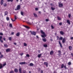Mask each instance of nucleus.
<instances>
[{"instance_id": "obj_1", "label": "nucleus", "mask_w": 73, "mask_h": 73, "mask_svg": "<svg viewBox=\"0 0 73 73\" xmlns=\"http://www.w3.org/2000/svg\"><path fill=\"white\" fill-rule=\"evenodd\" d=\"M40 32L42 34H43V35H41V37H43V38H45V37L46 36V34L45 32H44L42 30H40Z\"/></svg>"}, {"instance_id": "obj_2", "label": "nucleus", "mask_w": 73, "mask_h": 73, "mask_svg": "<svg viewBox=\"0 0 73 73\" xmlns=\"http://www.w3.org/2000/svg\"><path fill=\"white\" fill-rule=\"evenodd\" d=\"M58 4V6L60 7V8H62V7H63V4L62 3H61L60 2H59Z\"/></svg>"}, {"instance_id": "obj_3", "label": "nucleus", "mask_w": 73, "mask_h": 73, "mask_svg": "<svg viewBox=\"0 0 73 73\" xmlns=\"http://www.w3.org/2000/svg\"><path fill=\"white\" fill-rule=\"evenodd\" d=\"M21 8V7L20 6V5H18L17 7V9H15V10H16H16H19Z\"/></svg>"}, {"instance_id": "obj_4", "label": "nucleus", "mask_w": 73, "mask_h": 73, "mask_svg": "<svg viewBox=\"0 0 73 73\" xmlns=\"http://www.w3.org/2000/svg\"><path fill=\"white\" fill-rule=\"evenodd\" d=\"M31 35H34V36H36V32H34V31H33V32H31Z\"/></svg>"}, {"instance_id": "obj_5", "label": "nucleus", "mask_w": 73, "mask_h": 73, "mask_svg": "<svg viewBox=\"0 0 73 73\" xmlns=\"http://www.w3.org/2000/svg\"><path fill=\"white\" fill-rule=\"evenodd\" d=\"M65 41H66V40H65V38H63L62 40V43H63V44H64Z\"/></svg>"}, {"instance_id": "obj_6", "label": "nucleus", "mask_w": 73, "mask_h": 73, "mask_svg": "<svg viewBox=\"0 0 73 73\" xmlns=\"http://www.w3.org/2000/svg\"><path fill=\"white\" fill-rule=\"evenodd\" d=\"M1 39H2V36H0V41L1 42L3 43V40Z\"/></svg>"}, {"instance_id": "obj_7", "label": "nucleus", "mask_w": 73, "mask_h": 73, "mask_svg": "<svg viewBox=\"0 0 73 73\" xmlns=\"http://www.w3.org/2000/svg\"><path fill=\"white\" fill-rule=\"evenodd\" d=\"M26 64V63L25 62H21L19 63V64L20 65H23L24 64Z\"/></svg>"}, {"instance_id": "obj_8", "label": "nucleus", "mask_w": 73, "mask_h": 73, "mask_svg": "<svg viewBox=\"0 0 73 73\" xmlns=\"http://www.w3.org/2000/svg\"><path fill=\"white\" fill-rule=\"evenodd\" d=\"M11 51V50L10 48H8L6 50V52H10Z\"/></svg>"}, {"instance_id": "obj_9", "label": "nucleus", "mask_w": 73, "mask_h": 73, "mask_svg": "<svg viewBox=\"0 0 73 73\" xmlns=\"http://www.w3.org/2000/svg\"><path fill=\"white\" fill-rule=\"evenodd\" d=\"M58 42H59V45H60V47L61 48H62V44H61V43L60 41H59Z\"/></svg>"}, {"instance_id": "obj_10", "label": "nucleus", "mask_w": 73, "mask_h": 73, "mask_svg": "<svg viewBox=\"0 0 73 73\" xmlns=\"http://www.w3.org/2000/svg\"><path fill=\"white\" fill-rule=\"evenodd\" d=\"M4 3V0H1V2H0V4L1 5H3V3Z\"/></svg>"}, {"instance_id": "obj_11", "label": "nucleus", "mask_w": 73, "mask_h": 73, "mask_svg": "<svg viewBox=\"0 0 73 73\" xmlns=\"http://www.w3.org/2000/svg\"><path fill=\"white\" fill-rule=\"evenodd\" d=\"M44 65H45L46 67H48V63L47 62H44Z\"/></svg>"}, {"instance_id": "obj_12", "label": "nucleus", "mask_w": 73, "mask_h": 73, "mask_svg": "<svg viewBox=\"0 0 73 73\" xmlns=\"http://www.w3.org/2000/svg\"><path fill=\"white\" fill-rule=\"evenodd\" d=\"M14 71L16 73H17L18 72V70L17 69V68H15L14 70Z\"/></svg>"}, {"instance_id": "obj_13", "label": "nucleus", "mask_w": 73, "mask_h": 73, "mask_svg": "<svg viewBox=\"0 0 73 73\" xmlns=\"http://www.w3.org/2000/svg\"><path fill=\"white\" fill-rule=\"evenodd\" d=\"M53 53H54V52L53 51H51L50 52V55H52L53 54Z\"/></svg>"}, {"instance_id": "obj_14", "label": "nucleus", "mask_w": 73, "mask_h": 73, "mask_svg": "<svg viewBox=\"0 0 73 73\" xmlns=\"http://www.w3.org/2000/svg\"><path fill=\"white\" fill-rule=\"evenodd\" d=\"M68 48L70 50H72V46H69Z\"/></svg>"}, {"instance_id": "obj_15", "label": "nucleus", "mask_w": 73, "mask_h": 73, "mask_svg": "<svg viewBox=\"0 0 73 73\" xmlns=\"http://www.w3.org/2000/svg\"><path fill=\"white\" fill-rule=\"evenodd\" d=\"M67 23L68 24H70V21L69 20H67Z\"/></svg>"}, {"instance_id": "obj_16", "label": "nucleus", "mask_w": 73, "mask_h": 73, "mask_svg": "<svg viewBox=\"0 0 73 73\" xmlns=\"http://www.w3.org/2000/svg\"><path fill=\"white\" fill-rule=\"evenodd\" d=\"M42 55V54H38V58H40V57H41V56Z\"/></svg>"}, {"instance_id": "obj_17", "label": "nucleus", "mask_w": 73, "mask_h": 73, "mask_svg": "<svg viewBox=\"0 0 73 73\" xmlns=\"http://www.w3.org/2000/svg\"><path fill=\"white\" fill-rule=\"evenodd\" d=\"M60 33L61 34V35H63L64 34V32L63 31H60Z\"/></svg>"}, {"instance_id": "obj_18", "label": "nucleus", "mask_w": 73, "mask_h": 73, "mask_svg": "<svg viewBox=\"0 0 73 73\" xmlns=\"http://www.w3.org/2000/svg\"><path fill=\"white\" fill-rule=\"evenodd\" d=\"M3 67L2 66V64H1L0 65V69H2V68Z\"/></svg>"}, {"instance_id": "obj_19", "label": "nucleus", "mask_w": 73, "mask_h": 73, "mask_svg": "<svg viewBox=\"0 0 73 73\" xmlns=\"http://www.w3.org/2000/svg\"><path fill=\"white\" fill-rule=\"evenodd\" d=\"M33 15L35 17H37V15L36 14H35V13H33Z\"/></svg>"}, {"instance_id": "obj_20", "label": "nucleus", "mask_w": 73, "mask_h": 73, "mask_svg": "<svg viewBox=\"0 0 73 73\" xmlns=\"http://www.w3.org/2000/svg\"><path fill=\"white\" fill-rule=\"evenodd\" d=\"M30 66H33L34 65V64H33L32 63H31L30 64Z\"/></svg>"}, {"instance_id": "obj_21", "label": "nucleus", "mask_w": 73, "mask_h": 73, "mask_svg": "<svg viewBox=\"0 0 73 73\" xmlns=\"http://www.w3.org/2000/svg\"><path fill=\"white\" fill-rule=\"evenodd\" d=\"M8 15V12L5 11V15L6 16V15Z\"/></svg>"}, {"instance_id": "obj_22", "label": "nucleus", "mask_w": 73, "mask_h": 73, "mask_svg": "<svg viewBox=\"0 0 73 73\" xmlns=\"http://www.w3.org/2000/svg\"><path fill=\"white\" fill-rule=\"evenodd\" d=\"M43 46H44V47H45V48H46L47 47H48V45L46 44H44Z\"/></svg>"}, {"instance_id": "obj_23", "label": "nucleus", "mask_w": 73, "mask_h": 73, "mask_svg": "<svg viewBox=\"0 0 73 73\" xmlns=\"http://www.w3.org/2000/svg\"><path fill=\"white\" fill-rule=\"evenodd\" d=\"M64 64H62L61 66V68L62 69L64 67Z\"/></svg>"}, {"instance_id": "obj_24", "label": "nucleus", "mask_w": 73, "mask_h": 73, "mask_svg": "<svg viewBox=\"0 0 73 73\" xmlns=\"http://www.w3.org/2000/svg\"><path fill=\"white\" fill-rule=\"evenodd\" d=\"M4 46L5 47H6V48H7V47H8V45L7 44H4Z\"/></svg>"}, {"instance_id": "obj_25", "label": "nucleus", "mask_w": 73, "mask_h": 73, "mask_svg": "<svg viewBox=\"0 0 73 73\" xmlns=\"http://www.w3.org/2000/svg\"><path fill=\"white\" fill-rule=\"evenodd\" d=\"M42 40L44 42H46V39L45 38H43Z\"/></svg>"}, {"instance_id": "obj_26", "label": "nucleus", "mask_w": 73, "mask_h": 73, "mask_svg": "<svg viewBox=\"0 0 73 73\" xmlns=\"http://www.w3.org/2000/svg\"><path fill=\"white\" fill-rule=\"evenodd\" d=\"M19 71L20 73H21V68H20L19 69Z\"/></svg>"}, {"instance_id": "obj_27", "label": "nucleus", "mask_w": 73, "mask_h": 73, "mask_svg": "<svg viewBox=\"0 0 73 73\" xmlns=\"http://www.w3.org/2000/svg\"><path fill=\"white\" fill-rule=\"evenodd\" d=\"M21 15H22V16H23L24 15V12L22 11H21Z\"/></svg>"}, {"instance_id": "obj_28", "label": "nucleus", "mask_w": 73, "mask_h": 73, "mask_svg": "<svg viewBox=\"0 0 73 73\" xmlns=\"http://www.w3.org/2000/svg\"><path fill=\"white\" fill-rule=\"evenodd\" d=\"M57 17L58 20H61V19L60 18V17Z\"/></svg>"}, {"instance_id": "obj_29", "label": "nucleus", "mask_w": 73, "mask_h": 73, "mask_svg": "<svg viewBox=\"0 0 73 73\" xmlns=\"http://www.w3.org/2000/svg\"><path fill=\"white\" fill-rule=\"evenodd\" d=\"M20 33H17L16 35L17 36H19V35Z\"/></svg>"}, {"instance_id": "obj_30", "label": "nucleus", "mask_w": 73, "mask_h": 73, "mask_svg": "<svg viewBox=\"0 0 73 73\" xmlns=\"http://www.w3.org/2000/svg\"><path fill=\"white\" fill-rule=\"evenodd\" d=\"M6 65H7V64H6V63H5L3 64L2 65V66H5Z\"/></svg>"}, {"instance_id": "obj_31", "label": "nucleus", "mask_w": 73, "mask_h": 73, "mask_svg": "<svg viewBox=\"0 0 73 73\" xmlns=\"http://www.w3.org/2000/svg\"><path fill=\"white\" fill-rule=\"evenodd\" d=\"M63 38L62 37H60V38H59V40H62L63 39Z\"/></svg>"}, {"instance_id": "obj_32", "label": "nucleus", "mask_w": 73, "mask_h": 73, "mask_svg": "<svg viewBox=\"0 0 73 73\" xmlns=\"http://www.w3.org/2000/svg\"><path fill=\"white\" fill-rule=\"evenodd\" d=\"M51 10H52V11H54V9H55V8H53V7H51Z\"/></svg>"}, {"instance_id": "obj_33", "label": "nucleus", "mask_w": 73, "mask_h": 73, "mask_svg": "<svg viewBox=\"0 0 73 73\" xmlns=\"http://www.w3.org/2000/svg\"><path fill=\"white\" fill-rule=\"evenodd\" d=\"M13 0H7V1L9 2V1H11V2H13Z\"/></svg>"}, {"instance_id": "obj_34", "label": "nucleus", "mask_w": 73, "mask_h": 73, "mask_svg": "<svg viewBox=\"0 0 73 73\" xmlns=\"http://www.w3.org/2000/svg\"><path fill=\"white\" fill-rule=\"evenodd\" d=\"M71 64L72 63H71V62H68V65H71Z\"/></svg>"}, {"instance_id": "obj_35", "label": "nucleus", "mask_w": 73, "mask_h": 73, "mask_svg": "<svg viewBox=\"0 0 73 73\" xmlns=\"http://www.w3.org/2000/svg\"><path fill=\"white\" fill-rule=\"evenodd\" d=\"M9 40H10V41H11V40H12V37H9Z\"/></svg>"}, {"instance_id": "obj_36", "label": "nucleus", "mask_w": 73, "mask_h": 73, "mask_svg": "<svg viewBox=\"0 0 73 73\" xmlns=\"http://www.w3.org/2000/svg\"><path fill=\"white\" fill-rule=\"evenodd\" d=\"M24 46H27V44H26V43H24Z\"/></svg>"}, {"instance_id": "obj_37", "label": "nucleus", "mask_w": 73, "mask_h": 73, "mask_svg": "<svg viewBox=\"0 0 73 73\" xmlns=\"http://www.w3.org/2000/svg\"><path fill=\"white\" fill-rule=\"evenodd\" d=\"M68 17H69V18H70V17L71 16V14H68Z\"/></svg>"}, {"instance_id": "obj_38", "label": "nucleus", "mask_w": 73, "mask_h": 73, "mask_svg": "<svg viewBox=\"0 0 73 73\" xmlns=\"http://www.w3.org/2000/svg\"><path fill=\"white\" fill-rule=\"evenodd\" d=\"M58 55L59 56H60L61 55V53H59Z\"/></svg>"}, {"instance_id": "obj_39", "label": "nucleus", "mask_w": 73, "mask_h": 73, "mask_svg": "<svg viewBox=\"0 0 73 73\" xmlns=\"http://www.w3.org/2000/svg\"><path fill=\"white\" fill-rule=\"evenodd\" d=\"M7 21H8L9 20V18L8 17H7Z\"/></svg>"}, {"instance_id": "obj_40", "label": "nucleus", "mask_w": 73, "mask_h": 73, "mask_svg": "<svg viewBox=\"0 0 73 73\" xmlns=\"http://www.w3.org/2000/svg\"><path fill=\"white\" fill-rule=\"evenodd\" d=\"M45 21L46 22H48V21H49V19H46Z\"/></svg>"}, {"instance_id": "obj_41", "label": "nucleus", "mask_w": 73, "mask_h": 73, "mask_svg": "<svg viewBox=\"0 0 73 73\" xmlns=\"http://www.w3.org/2000/svg\"><path fill=\"white\" fill-rule=\"evenodd\" d=\"M3 56H3V54H1V56H0V58H2L3 57Z\"/></svg>"}, {"instance_id": "obj_42", "label": "nucleus", "mask_w": 73, "mask_h": 73, "mask_svg": "<svg viewBox=\"0 0 73 73\" xmlns=\"http://www.w3.org/2000/svg\"><path fill=\"white\" fill-rule=\"evenodd\" d=\"M9 26L10 27H12V24H10L9 25Z\"/></svg>"}, {"instance_id": "obj_43", "label": "nucleus", "mask_w": 73, "mask_h": 73, "mask_svg": "<svg viewBox=\"0 0 73 73\" xmlns=\"http://www.w3.org/2000/svg\"><path fill=\"white\" fill-rule=\"evenodd\" d=\"M26 56L29 57V54H27L26 55Z\"/></svg>"}, {"instance_id": "obj_44", "label": "nucleus", "mask_w": 73, "mask_h": 73, "mask_svg": "<svg viewBox=\"0 0 73 73\" xmlns=\"http://www.w3.org/2000/svg\"><path fill=\"white\" fill-rule=\"evenodd\" d=\"M3 5L4 7H7V4L5 3Z\"/></svg>"}, {"instance_id": "obj_45", "label": "nucleus", "mask_w": 73, "mask_h": 73, "mask_svg": "<svg viewBox=\"0 0 73 73\" xmlns=\"http://www.w3.org/2000/svg\"><path fill=\"white\" fill-rule=\"evenodd\" d=\"M0 35H1V36H3V33H0Z\"/></svg>"}, {"instance_id": "obj_46", "label": "nucleus", "mask_w": 73, "mask_h": 73, "mask_svg": "<svg viewBox=\"0 0 73 73\" xmlns=\"http://www.w3.org/2000/svg\"><path fill=\"white\" fill-rule=\"evenodd\" d=\"M15 20H16L17 19V17H16V15L15 16Z\"/></svg>"}, {"instance_id": "obj_47", "label": "nucleus", "mask_w": 73, "mask_h": 73, "mask_svg": "<svg viewBox=\"0 0 73 73\" xmlns=\"http://www.w3.org/2000/svg\"><path fill=\"white\" fill-rule=\"evenodd\" d=\"M51 27L52 29H53L54 28V27H53V26H52V25H51Z\"/></svg>"}, {"instance_id": "obj_48", "label": "nucleus", "mask_w": 73, "mask_h": 73, "mask_svg": "<svg viewBox=\"0 0 73 73\" xmlns=\"http://www.w3.org/2000/svg\"><path fill=\"white\" fill-rule=\"evenodd\" d=\"M25 28H27L28 29H29V27H28V26H26V27Z\"/></svg>"}, {"instance_id": "obj_49", "label": "nucleus", "mask_w": 73, "mask_h": 73, "mask_svg": "<svg viewBox=\"0 0 73 73\" xmlns=\"http://www.w3.org/2000/svg\"><path fill=\"white\" fill-rule=\"evenodd\" d=\"M58 53H61V51H60V50H58Z\"/></svg>"}, {"instance_id": "obj_50", "label": "nucleus", "mask_w": 73, "mask_h": 73, "mask_svg": "<svg viewBox=\"0 0 73 73\" xmlns=\"http://www.w3.org/2000/svg\"><path fill=\"white\" fill-rule=\"evenodd\" d=\"M23 54H24L23 53H21L20 54V55H21V56H23Z\"/></svg>"}, {"instance_id": "obj_51", "label": "nucleus", "mask_w": 73, "mask_h": 73, "mask_svg": "<svg viewBox=\"0 0 73 73\" xmlns=\"http://www.w3.org/2000/svg\"><path fill=\"white\" fill-rule=\"evenodd\" d=\"M13 44L14 45H17V43H16L15 42H14Z\"/></svg>"}, {"instance_id": "obj_52", "label": "nucleus", "mask_w": 73, "mask_h": 73, "mask_svg": "<svg viewBox=\"0 0 73 73\" xmlns=\"http://www.w3.org/2000/svg\"><path fill=\"white\" fill-rule=\"evenodd\" d=\"M40 70H41V69L40 68H39L38 70V72H40Z\"/></svg>"}, {"instance_id": "obj_53", "label": "nucleus", "mask_w": 73, "mask_h": 73, "mask_svg": "<svg viewBox=\"0 0 73 73\" xmlns=\"http://www.w3.org/2000/svg\"><path fill=\"white\" fill-rule=\"evenodd\" d=\"M59 25H62V23H59Z\"/></svg>"}, {"instance_id": "obj_54", "label": "nucleus", "mask_w": 73, "mask_h": 73, "mask_svg": "<svg viewBox=\"0 0 73 73\" xmlns=\"http://www.w3.org/2000/svg\"><path fill=\"white\" fill-rule=\"evenodd\" d=\"M64 68L65 69H66V66H64Z\"/></svg>"}, {"instance_id": "obj_55", "label": "nucleus", "mask_w": 73, "mask_h": 73, "mask_svg": "<svg viewBox=\"0 0 73 73\" xmlns=\"http://www.w3.org/2000/svg\"><path fill=\"white\" fill-rule=\"evenodd\" d=\"M23 73H25V72H26V71L25 70H23Z\"/></svg>"}, {"instance_id": "obj_56", "label": "nucleus", "mask_w": 73, "mask_h": 73, "mask_svg": "<svg viewBox=\"0 0 73 73\" xmlns=\"http://www.w3.org/2000/svg\"><path fill=\"white\" fill-rule=\"evenodd\" d=\"M35 9L36 11H37V10H38V9L37 8H36Z\"/></svg>"}, {"instance_id": "obj_57", "label": "nucleus", "mask_w": 73, "mask_h": 73, "mask_svg": "<svg viewBox=\"0 0 73 73\" xmlns=\"http://www.w3.org/2000/svg\"><path fill=\"white\" fill-rule=\"evenodd\" d=\"M57 40H58V38H59V37H58V36H57Z\"/></svg>"}, {"instance_id": "obj_58", "label": "nucleus", "mask_w": 73, "mask_h": 73, "mask_svg": "<svg viewBox=\"0 0 73 73\" xmlns=\"http://www.w3.org/2000/svg\"><path fill=\"white\" fill-rule=\"evenodd\" d=\"M11 35H14V32H12L11 33Z\"/></svg>"}, {"instance_id": "obj_59", "label": "nucleus", "mask_w": 73, "mask_h": 73, "mask_svg": "<svg viewBox=\"0 0 73 73\" xmlns=\"http://www.w3.org/2000/svg\"><path fill=\"white\" fill-rule=\"evenodd\" d=\"M41 70V73H43V70Z\"/></svg>"}, {"instance_id": "obj_60", "label": "nucleus", "mask_w": 73, "mask_h": 73, "mask_svg": "<svg viewBox=\"0 0 73 73\" xmlns=\"http://www.w3.org/2000/svg\"><path fill=\"white\" fill-rule=\"evenodd\" d=\"M50 5L51 6H53V4H52V3H51L50 4Z\"/></svg>"}, {"instance_id": "obj_61", "label": "nucleus", "mask_w": 73, "mask_h": 73, "mask_svg": "<svg viewBox=\"0 0 73 73\" xmlns=\"http://www.w3.org/2000/svg\"><path fill=\"white\" fill-rule=\"evenodd\" d=\"M3 40H4V41H5V38H3Z\"/></svg>"}, {"instance_id": "obj_62", "label": "nucleus", "mask_w": 73, "mask_h": 73, "mask_svg": "<svg viewBox=\"0 0 73 73\" xmlns=\"http://www.w3.org/2000/svg\"><path fill=\"white\" fill-rule=\"evenodd\" d=\"M71 55L72 56H73V53H71Z\"/></svg>"}, {"instance_id": "obj_63", "label": "nucleus", "mask_w": 73, "mask_h": 73, "mask_svg": "<svg viewBox=\"0 0 73 73\" xmlns=\"http://www.w3.org/2000/svg\"><path fill=\"white\" fill-rule=\"evenodd\" d=\"M57 73V72H56L55 71H54V73Z\"/></svg>"}, {"instance_id": "obj_64", "label": "nucleus", "mask_w": 73, "mask_h": 73, "mask_svg": "<svg viewBox=\"0 0 73 73\" xmlns=\"http://www.w3.org/2000/svg\"><path fill=\"white\" fill-rule=\"evenodd\" d=\"M73 37H71V40H73Z\"/></svg>"}]
</instances>
